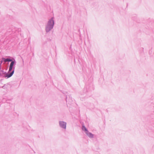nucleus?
I'll return each mask as SVG.
<instances>
[{"instance_id": "nucleus-1", "label": "nucleus", "mask_w": 154, "mask_h": 154, "mask_svg": "<svg viewBox=\"0 0 154 154\" xmlns=\"http://www.w3.org/2000/svg\"><path fill=\"white\" fill-rule=\"evenodd\" d=\"M54 24V21L52 19L48 23V25L47 26L46 29V31L47 32H48L51 29L53 28Z\"/></svg>"}, {"instance_id": "nucleus-2", "label": "nucleus", "mask_w": 154, "mask_h": 154, "mask_svg": "<svg viewBox=\"0 0 154 154\" xmlns=\"http://www.w3.org/2000/svg\"><path fill=\"white\" fill-rule=\"evenodd\" d=\"M60 125L61 127L63 128H66V123L63 122H60Z\"/></svg>"}, {"instance_id": "nucleus-3", "label": "nucleus", "mask_w": 154, "mask_h": 154, "mask_svg": "<svg viewBox=\"0 0 154 154\" xmlns=\"http://www.w3.org/2000/svg\"><path fill=\"white\" fill-rule=\"evenodd\" d=\"M86 134L90 137L92 138L93 137V135L91 133H89L88 132L87 133L86 132Z\"/></svg>"}, {"instance_id": "nucleus-4", "label": "nucleus", "mask_w": 154, "mask_h": 154, "mask_svg": "<svg viewBox=\"0 0 154 154\" xmlns=\"http://www.w3.org/2000/svg\"><path fill=\"white\" fill-rule=\"evenodd\" d=\"M14 72V71L13 70L11 73H10L9 74H8L7 76L8 78H9L11 77L13 74Z\"/></svg>"}, {"instance_id": "nucleus-5", "label": "nucleus", "mask_w": 154, "mask_h": 154, "mask_svg": "<svg viewBox=\"0 0 154 154\" xmlns=\"http://www.w3.org/2000/svg\"><path fill=\"white\" fill-rule=\"evenodd\" d=\"M82 130L86 132H88V131L84 126L82 127Z\"/></svg>"}, {"instance_id": "nucleus-6", "label": "nucleus", "mask_w": 154, "mask_h": 154, "mask_svg": "<svg viewBox=\"0 0 154 154\" xmlns=\"http://www.w3.org/2000/svg\"><path fill=\"white\" fill-rule=\"evenodd\" d=\"M4 62H7V61H12V60L11 59H4Z\"/></svg>"}, {"instance_id": "nucleus-7", "label": "nucleus", "mask_w": 154, "mask_h": 154, "mask_svg": "<svg viewBox=\"0 0 154 154\" xmlns=\"http://www.w3.org/2000/svg\"><path fill=\"white\" fill-rule=\"evenodd\" d=\"M14 63V61H12L11 63L10 64V66L13 67Z\"/></svg>"}, {"instance_id": "nucleus-8", "label": "nucleus", "mask_w": 154, "mask_h": 154, "mask_svg": "<svg viewBox=\"0 0 154 154\" xmlns=\"http://www.w3.org/2000/svg\"><path fill=\"white\" fill-rule=\"evenodd\" d=\"M12 69H13V67L10 66L9 71H9H11L12 70Z\"/></svg>"}, {"instance_id": "nucleus-9", "label": "nucleus", "mask_w": 154, "mask_h": 154, "mask_svg": "<svg viewBox=\"0 0 154 154\" xmlns=\"http://www.w3.org/2000/svg\"><path fill=\"white\" fill-rule=\"evenodd\" d=\"M136 17V16H135L134 17H132V20H135V18Z\"/></svg>"}, {"instance_id": "nucleus-10", "label": "nucleus", "mask_w": 154, "mask_h": 154, "mask_svg": "<svg viewBox=\"0 0 154 154\" xmlns=\"http://www.w3.org/2000/svg\"><path fill=\"white\" fill-rule=\"evenodd\" d=\"M153 24H154V22H153Z\"/></svg>"}]
</instances>
